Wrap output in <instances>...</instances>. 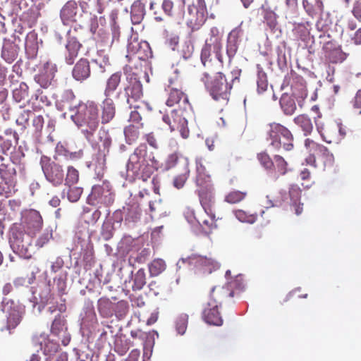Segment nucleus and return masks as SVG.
<instances>
[{"instance_id":"nucleus-14","label":"nucleus","mask_w":361,"mask_h":361,"mask_svg":"<svg viewBox=\"0 0 361 361\" xmlns=\"http://www.w3.org/2000/svg\"><path fill=\"white\" fill-rule=\"evenodd\" d=\"M40 165L46 180L53 186H59L63 183L64 171L61 165L51 161L47 156L41 157Z\"/></svg>"},{"instance_id":"nucleus-53","label":"nucleus","mask_w":361,"mask_h":361,"mask_svg":"<svg viewBox=\"0 0 361 361\" xmlns=\"http://www.w3.org/2000/svg\"><path fill=\"white\" fill-rule=\"evenodd\" d=\"M188 323V315L185 313L178 314L175 319L174 324L176 331L178 334L183 336L185 334Z\"/></svg>"},{"instance_id":"nucleus-30","label":"nucleus","mask_w":361,"mask_h":361,"mask_svg":"<svg viewBox=\"0 0 361 361\" xmlns=\"http://www.w3.org/2000/svg\"><path fill=\"white\" fill-rule=\"evenodd\" d=\"M196 163V184L201 188H208L211 185V178L206 171L205 167L202 164V159L197 158Z\"/></svg>"},{"instance_id":"nucleus-45","label":"nucleus","mask_w":361,"mask_h":361,"mask_svg":"<svg viewBox=\"0 0 361 361\" xmlns=\"http://www.w3.org/2000/svg\"><path fill=\"white\" fill-rule=\"evenodd\" d=\"M257 92L259 94L264 93L268 88V80L267 73L263 70L262 67L257 65Z\"/></svg>"},{"instance_id":"nucleus-42","label":"nucleus","mask_w":361,"mask_h":361,"mask_svg":"<svg viewBox=\"0 0 361 361\" xmlns=\"http://www.w3.org/2000/svg\"><path fill=\"white\" fill-rule=\"evenodd\" d=\"M280 106L286 115L290 116L296 110L295 99L287 93H283L280 99Z\"/></svg>"},{"instance_id":"nucleus-18","label":"nucleus","mask_w":361,"mask_h":361,"mask_svg":"<svg viewBox=\"0 0 361 361\" xmlns=\"http://www.w3.org/2000/svg\"><path fill=\"white\" fill-rule=\"evenodd\" d=\"M57 72L56 65L47 61L39 69L34 77L35 81L42 88L47 89L55 84L54 77Z\"/></svg>"},{"instance_id":"nucleus-37","label":"nucleus","mask_w":361,"mask_h":361,"mask_svg":"<svg viewBox=\"0 0 361 361\" xmlns=\"http://www.w3.org/2000/svg\"><path fill=\"white\" fill-rule=\"evenodd\" d=\"M106 23V19L104 16L98 18L96 15L93 14L90 19V30L94 35H97L104 40L106 37V34L103 28H99V24L103 25Z\"/></svg>"},{"instance_id":"nucleus-20","label":"nucleus","mask_w":361,"mask_h":361,"mask_svg":"<svg viewBox=\"0 0 361 361\" xmlns=\"http://www.w3.org/2000/svg\"><path fill=\"white\" fill-rule=\"evenodd\" d=\"M220 306L221 303L210 295L202 312V317L206 323L214 326L222 325L223 319L219 311Z\"/></svg>"},{"instance_id":"nucleus-40","label":"nucleus","mask_w":361,"mask_h":361,"mask_svg":"<svg viewBox=\"0 0 361 361\" xmlns=\"http://www.w3.org/2000/svg\"><path fill=\"white\" fill-rule=\"evenodd\" d=\"M121 72H116L107 79L104 91L105 97H111L114 94L121 82Z\"/></svg>"},{"instance_id":"nucleus-56","label":"nucleus","mask_w":361,"mask_h":361,"mask_svg":"<svg viewBox=\"0 0 361 361\" xmlns=\"http://www.w3.org/2000/svg\"><path fill=\"white\" fill-rule=\"evenodd\" d=\"M52 228L50 226L47 227L36 240L35 247H37L38 249L44 247L52 238Z\"/></svg>"},{"instance_id":"nucleus-10","label":"nucleus","mask_w":361,"mask_h":361,"mask_svg":"<svg viewBox=\"0 0 361 361\" xmlns=\"http://www.w3.org/2000/svg\"><path fill=\"white\" fill-rule=\"evenodd\" d=\"M212 97L216 101L226 102L229 99L232 84L222 73H216L210 82H204Z\"/></svg>"},{"instance_id":"nucleus-32","label":"nucleus","mask_w":361,"mask_h":361,"mask_svg":"<svg viewBox=\"0 0 361 361\" xmlns=\"http://www.w3.org/2000/svg\"><path fill=\"white\" fill-rule=\"evenodd\" d=\"M56 156L55 159H57V157H63L66 160L68 161H77L81 159L83 156V151L82 149L71 152L64 145L61 143H58L56 149H55Z\"/></svg>"},{"instance_id":"nucleus-51","label":"nucleus","mask_w":361,"mask_h":361,"mask_svg":"<svg viewBox=\"0 0 361 361\" xmlns=\"http://www.w3.org/2000/svg\"><path fill=\"white\" fill-rule=\"evenodd\" d=\"M295 124L301 128L304 135L307 136L312 131L313 125L310 118L306 115H300L295 118Z\"/></svg>"},{"instance_id":"nucleus-62","label":"nucleus","mask_w":361,"mask_h":361,"mask_svg":"<svg viewBox=\"0 0 361 361\" xmlns=\"http://www.w3.org/2000/svg\"><path fill=\"white\" fill-rule=\"evenodd\" d=\"M35 113L32 111L25 110L20 113L16 119V123L22 126L23 128H25L26 126H29V121L32 118Z\"/></svg>"},{"instance_id":"nucleus-44","label":"nucleus","mask_w":361,"mask_h":361,"mask_svg":"<svg viewBox=\"0 0 361 361\" xmlns=\"http://www.w3.org/2000/svg\"><path fill=\"white\" fill-rule=\"evenodd\" d=\"M25 49L26 52L32 56H35L37 54L39 49V43L37 41V35L35 32H30L27 35L25 42Z\"/></svg>"},{"instance_id":"nucleus-55","label":"nucleus","mask_w":361,"mask_h":361,"mask_svg":"<svg viewBox=\"0 0 361 361\" xmlns=\"http://www.w3.org/2000/svg\"><path fill=\"white\" fill-rule=\"evenodd\" d=\"M66 330H67V326H66L65 320L63 317L59 315V317H56L52 322L51 332L52 334L60 337L61 333L64 332Z\"/></svg>"},{"instance_id":"nucleus-50","label":"nucleus","mask_w":361,"mask_h":361,"mask_svg":"<svg viewBox=\"0 0 361 361\" xmlns=\"http://www.w3.org/2000/svg\"><path fill=\"white\" fill-rule=\"evenodd\" d=\"M32 121V125L30 126V130L33 133L36 141H39V139L41 136V132L43 128V126L45 123L44 118L41 115L35 114Z\"/></svg>"},{"instance_id":"nucleus-59","label":"nucleus","mask_w":361,"mask_h":361,"mask_svg":"<svg viewBox=\"0 0 361 361\" xmlns=\"http://www.w3.org/2000/svg\"><path fill=\"white\" fill-rule=\"evenodd\" d=\"M139 126L130 125L125 128L124 135L128 144H132L139 135Z\"/></svg>"},{"instance_id":"nucleus-25","label":"nucleus","mask_w":361,"mask_h":361,"mask_svg":"<svg viewBox=\"0 0 361 361\" xmlns=\"http://www.w3.org/2000/svg\"><path fill=\"white\" fill-rule=\"evenodd\" d=\"M75 96L71 90H66L61 96V99L56 102V106L60 111L68 110L71 114L76 109L78 104Z\"/></svg>"},{"instance_id":"nucleus-57","label":"nucleus","mask_w":361,"mask_h":361,"mask_svg":"<svg viewBox=\"0 0 361 361\" xmlns=\"http://www.w3.org/2000/svg\"><path fill=\"white\" fill-rule=\"evenodd\" d=\"M166 269L165 262L161 259L153 260L149 265V271L152 276H158Z\"/></svg>"},{"instance_id":"nucleus-29","label":"nucleus","mask_w":361,"mask_h":361,"mask_svg":"<svg viewBox=\"0 0 361 361\" xmlns=\"http://www.w3.org/2000/svg\"><path fill=\"white\" fill-rule=\"evenodd\" d=\"M92 68L97 73H104L111 68L109 58L104 51H97V56L91 61Z\"/></svg>"},{"instance_id":"nucleus-27","label":"nucleus","mask_w":361,"mask_h":361,"mask_svg":"<svg viewBox=\"0 0 361 361\" xmlns=\"http://www.w3.org/2000/svg\"><path fill=\"white\" fill-rule=\"evenodd\" d=\"M72 75L78 81H83L90 76V65L87 59H81L75 65Z\"/></svg>"},{"instance_id":"nucleus-52","label":"nucleus","mask_w":361,"mask_h":361,"mask_svg":"<svg viewBox=\"0 0 361 361\" xmlns=\"http://www.w3.org/2000/svg\"><path fill=\"white\" fill-rule=\"evenodd\" d=\"M129 310L128 302L126 300H120L114 302L113 315H115L118 320L126 317Z\"/></svg>"},{"instance_id":"nucleus-36","label":"nucleus","mask_w":361,"mask_h":361,"mask_svg":"<svg viewBox=\"0 0 361 361\" xmlns=\"http://www.w3.org/2000/svg\"><path fill=\"white\" fill-rule=\"evenodd\" d=\"M123 209L126 223H135L140 219L141 211L137 203L127 204Z\"/></svg>"},{"instance_id":"nucleus-4","label":"nucleus","mask_w":361,"mask_h":361,"mask_svg":"<svg viewBox=\"0 0 361 361\" xmlns=\"http://www.w3.org/2000/svg\"><path fill=\"white\" fill-rule=\"evenodd\" d=\"M80 332L89 343L94 341L99 332V324L94 311L93 302L86 299L79 317Z\"/></svg>"},{"instance_id":"nucleus-24","label":"nucleus","mask_w":361,"mask_h":361,"mask_svg":"<svg viewBox=\"0 0 361 361\" xmlns=\"http://www.w3.org/2000/svg\"><path fill=\"white\" fill-rule=\"evenodd\" d=\"M37 343L44 355L48 356L45 361H51V356L57 353L59 345L56 341L51 340L46 334H42L37 338Z\"/></svg>"},{"instance_id":"nucleus-28","label":"nucleus","mask_w":361,"mask_h":361,"mask_svg":"<svg viewBox=\"0 0 361 361\" xmlns=\"http://www.w3.org/2000/svg\"><path fill=\"white\" fill-rule=\"evenodd\" d=\"M19 47L10 39L4 40L1 57L8 63H13L18 57Z\"/></svg>"},{"instance_id":"nucleus-61","label":"nucleus","mask_w":361,"mask_h":361,"mask_svg":"<svg viewBox=\"0 0 361 361\" xmlns=\"http://www.w3.org/2000/svg\"><path fill=\"white\" fill-rule=\"evenodd\" d=\"M79 179V173L77 169L73 166H69L67 168V173L65 180V185L67 186H71L75 184Z\"/></svg>"},{"instance_id":"nucleus-58","label":"nucleus","mask_w":361,"mask_h":361,"mask_svg":"<svg viewBox=\"0 0 361 361\" xmlns=\"http://www.w3.org/2000/svg\"><path fill=\"white\" fill-rule=\"evenodd\" d=\"M54 285L59 295L62 297L68 293V286L66 283V274H61L54 278Z\"/></svg>"},{"instance_id":"nucleus-26","label":"nucleus","mask_w":361,"mask_h":361,"mask_svg":"<svg viewBox=\"0 0 361 361\" xmlns=\"http://www.w3.org/2000/svg\"><path fill=\"white\" fill-rule=\"evenodd\" d=\"M242 34L243 31L240 26L232 30L228 34L226 54L230 60L235 55L238 51Z\"/></svg>"},{"instance_id":"nucleus-17","label":"nucleus","mask_w":361,"mask_h":361,"mask_svg":"<svg viewBox=\"0 0 361 361\" xmlns=\"http://www.w3.org/2000/svg\"><path fill=\"white\" fill-rule=\"evenodd\" d=\"M188 17L187 25L192 30H197L204 23L207 16V11L204 0H197L196 4L188 8Z\"/></svg>"},{"instance_id":"nucleus-60","label":"nucleus","mask_w":361,"mask_h":361,"mask_svg":"<svg viewBox=\"0 0 361 361\" xmlns=\"http://www.w3.org/2000/svg\"><path fill=\"white\" fill-rule=\"evenodd\" d=\"M183 215L193 229H195L196 226H202L200 219L196 216L193 209L186 207L183 212Z\"/></svg>"},{"instance_id":"nucleus-43","label":"nucleus","mask_w":361,"mask_h":361,"mask_svg":"<svg viewBox=\"0 0 361 361\" xmlns=\"http://www.w3.org/2000/svg\"><path fill=\"white\" fill-rule=\"evenodd\" d=\"M145 13V6L140 0L135 1L130 11L131 20L133 24H139L144 18Z\"/></svg>"},{"instance_id":"nucleus-19","label":"nucleus","mask_w":361,"mask_h":361,"mask_svg":"<svg viewBox=\"0 0 361 361\" xmlns=\"http://www.w3.org/2000/svg\"><path fill=\"white\" fill-rule=\"evenodd\" d=\"M127 51L128 55H132L139 60L145 61L152 56L149 44L146 41L139 42L137 35L131 36L128 39Z\"/></svg>"},{"instance_id":"nucleus-35","label":"nucleus","mask_w":361,"mask_h":361,"mask_svg":"<svg viewBox=\"0 0 361 361\" xmlns=\"http://www.w3.org/2000/svg\"><path fill=\"white\" fill-rule=\"evenodd\" d=\"M73 240L75 250H78L80 252H89L92 250V245L88 232L76 233Z\"/></svg>"},{"instance_id":"nucleus-13","label":"nucleus","mask_w":361,"mask_h":361,"mask_svg":"<svg viewBox=\"0 0 361 361\" xmlns=\"http://www.w3.org/2000/svg\"><path fill=\"white\" fill-rule=\"evenodd\" d=\"M18 133L12 129H6L4 135H0V154H4L12 159V157L17 154L18 152L22 154V157H25V147L20 145L16 147L18 144ZM0 159L4 158L0 155Z\"/></svg>"},{"instance_id":"nucleus-41","label":"nucleus","mask_w":361,"mask_h":361,"mask_svg":"<svg viewBox=\"0 0 361 361\" xmlns=\"http://www.w3.org/2000/svg\"><path fill=\"white\" fill-rule=\"evenodd\" d=\"M97 310L102 317H111L113 316L114 302L109 298H101L97 301Z\"/></svg>"},{"instance_id":"nucleus-64","label":"nucleus","mask_w":361,"mask_h":361,"mask_svg":"<svg viewBox=\"0 0 361 361\" xmlns=\"http://www.w3.org/2000/svg\"><path fill=\"white\" fill-rule=\"evenodd\" d=\"M181 157H183L177 153L169 154L165 161L164 169L166 171L170 170L176 165L178 161L181 162L183 164V161L181 160Z\"/></svg>"},{"instance_id":"nucleus-3","label":"nucleus","mask_w":361,"mask_h":361,"mask_svg":"<svg viewBox=\"0 0 361 361\" xmlns=\"http://www.w3.org/2000/svg\"><path fill=\"white\" fill-rule=\"evenodd\" d=\"M70 118L89 142H94V134L99 125V109L94 102L79 103Z\"/></svg>"},{"instance_id":"nucleus-1","label":"nucleus","mask_w":361,"mask_h":361,"mask_svg":"<svg viewBox=\"0 0 361 361\" xmlns=\"http://www.w3.org/2000/svg\"><path fill=\"white\" fill-rule=\"evenodd\" d=\"M157 167L153 152H149L145 144L140 145L130 154L126 164V171L121 172V176L129 181L141 180L147 181Z\"/></svg>"},{"instance_id":"nucleus-54","label":"nucleus","mask_w":361,"mask_h":361,"mask_svg":"<svg viewBox=\"0 0 361 361\" xmlns=\"http://www.w3.org/2000/svg\"><path fill=\"white\" fill-rule=\"evenodd\" d=\"M207 216L210 217V219H201V224L202 226H196L194 231L197 233H203L204 234H208L210 231V229L212 227V225L214 224V214L212 213V212H209V214H206Z\"/></svg>"},{"instance_id":"nucleus-15","label":"nucleus","mask_w":361,"mask_h":361,"mask_svg":"<svg viewBox=\"0 0 361 361\" xmlns=\"http://www.w3.org/2000/svg\"><path fill=\"white\" fill-rule=\"evenodd\" d=\"M193 266L195 269L202 273L211 274L213 270L219 268V264L212 259L201 255H193L187 258H181L176 263V269L178 270L183 264Z\"/></svg>"},{"instance_id":"nucleus-22","label":"nucleus","mask_w":361,"mask_h":361,"mask_svg":"<svg viewBox=\"0 0 361 361\" xmlns=\"http://www.w3.org/2000/svg\"><path fill=\"white\" fill-rule=\"evenodd\" d=\"M82 16L79 13L78 4L74 0L68 1L59 11V18L63 25L68 26L78 21Z\"/></svg>"},{"instance_id":"nucleus-21","label":"nucleus","mask_w":361,"mask_h":361,"mask_svg":"<svg viewBox=\"0 0 361 361\" xmlns=\"http://www.w3.org/2000/svg\"><path fill=\"white\" fill-rule=\"evenodd\" d=\"M23 218V231L35 237L43 226L41 214L38 211L31 209L25 213Z\"/></svg>"},{"instance_id":"nucleus-38","label":"nucleus","mask_w":361,"mask_h":361,"mask_svg":"<svg viewBox=\"0 0 361 361\" xmlns=\"http://www.w3.org/2000/svg\"><path fill=\"white\" fill-rule=\"evenodd\" d=\"M199 198L200 204L205 212V214H209V212L212 211V203L213 200V195L212 192V185L206 188H201L199 190Z\"/></svg>"},{"instance_id":"nucleus-46","label":"nucleus","mask_w":361,"mask_h":361,"mask_svg":"<svg viewBox=\"0 0 361 361\" xmlns=\"http://www.w3.org/2000/svg\"><path fill=\"white\" fill-rule=\"evenodd\" d=\"M181 160L183 161L184 173L176 176L173 180V185L177 189H180L184 186L190 174L188 159L187 157H181Z\"/></svg>"},{"instance_id":"nucleus-7","label":"nucleus","mask_w":361,"mask_h":361,"mask_svg":"<svg viewBox=\"0 0 361 361\" xmlns=\"http://www.w3.org/2000/svg\"><path fill=\"white\" fill-rule=\"evenodd\" d=\"M98 140L101 142L99 150L92 157V161L87 163L88 168H93L97 178L100 179L104 174L106 166V157L109 152L111 145V137L108 130L101 128L98 133Z\"/></svg>"},{"instance_id":"nucleus-2","label":"nucleus","mask_w":361,"mask_h":361,"mask_svg":"<svg viewBox=\"0 0 361 361\" xmlns=\"http://www.w3.org/2000/svg\"><path fill=\"white\" fill-rule=\"evenodd\" d=\"M178 104V107L173 109L171 116L164 115L163 121L169 125L171 131L178 130L183 138L189 136L188 128V117L192 114V107L188 102V97L177 89H172L166 101V104L172 106Z\"/></svg>"},{"instance_id":"nucleus-12","label":"nucleus","mask_w":361,"mask_h":361,"mask_svg":"<svg viewBox=\"0 0 361 361\" xmlns=\"http://www.w3.org/2000/svg\"><path fill=\"white\" fill-rule=\"evenodd\" d=\"M284 140L283 146L285 150L289 151L293 147L292 143L293 135L290 131L279 123H272L270 125V130L269 132V140H271L269 147L274 149H279L282 145L281 138Z\"/></svg>"},{"instance_id":"nucleus-5","label":"nucleus","mask_w":361,"mask_h":361,"mask_svg":"<svg viewBox=\"0 0 361 361\" xmlns=\"http://www.w3.org/2000/svg\"><path fill=\"white\" fill-rule=\"evenodd\" d=\"M1 310L5 314L6 321L0 327V333L2 337H8L21 322L25 314V307L13 300L4 298L1 304Z\"/></svg>"},{"instance_id":"nucleus-34","label":"nucleus","mask_w":361,"mask_h":361,"mask_svg":"<svg viewBox=\"0 0 361 361\" xmlns=\"http://www.w3.org/2000/svg\"><path fill=\"white\" fill-rule=\"evenodd\" d=\"M13 98L16 102L28 103L30 101L29 87L27 85L21 82L18 85L13 89Z\"/></svg>"},{"instance_id":"nucleus-39","label":"nucleus","mask_w":361,"mask_h":361,"mask_svg":"<svg viewBox=\"0 0 361 361\" xmlns=\"http://www.w3.org/2000/svg\"><path fill=\"white\" fill-rule=\"evenodd\" d=\"M101 209V206L84 207L82 209V216L85 221L88 224H95L102 215Z\"/></svg>"},{"instance_id":"nucleus-33","label":"nucleus","mask_w":361,"mask_h":361,"mask_svg":"<svg viewBox=\"0 0 361 361\" xmlns=\"http://www.w3.org/2000/svg\"><path fill=\"white\" fill-rule=\"evenodd\" d=\"M80 47L81 44L75 37H69L68 39L67 43L66 44V48L68 51V54L65 56L66 63L71 65L74 63Z\"/></svg>"},{"instance_id":"nucleus-63","label":"nucleus","mask_w":361,"mask_h":361,"mask_svg":"<svg viewBox=\"0 0 361 361\" xmlns=\"http://www.w3.org/2000/svg\"><path fill=\"white\" fill-rule=\"evenodd\" d=\"M35 280V274L34 272H32L30 275L27 277H18L13 281V285L18 288L20 286L28 287L29 285L33 283Z\"/></svg>"},{"instance_id":"nucleus-48","label":"nucleus","mask_w":361,"mask_h":361,"mask_svg":"<svg viewBox=\"0 0 361 361\" xmlns=\"http://www.w3.org/2000/svg\"><path fill=\"white\" fill-rule=\"evenodd\" d=\"M133 280L132 289L134 291L140 290L146 284V275L143 269H140L134 275L133 271L130 270Z\"/></svg>"},{"instance_id":"nucleus-16","label":"nucleus","mask_w":361,"mask_h":361,"mask_svg":"<svg viewBox=\"0 0 361 361\" xmlns=\"http://www.w3.org/2000/svg\"><path fill=\"white\" fill-rule=\"evenodd\" d=\"M126 85L124 87V97L129 108L138 109L133 103L137 102L142 96V85L135 73L126 75Z\"/></svg>"},{"instance_id":"nucleus-6","label":"nucleus","mask_w":361,"mask_h":361,"mask_svg":"<svg viewBox=\"0 0 361 361\" xmlns=\"http://www.w3.org/2000/svg\"><path fill=\"white\" fill-rule=\"evenodd\" d=\"M32 238L20 226H13L9 238L10 247L20 257L29 259L35 252V247L32 245Z\"/></svg>"},{"instance_id":"nucleus-9","label":"nucleus","mask_w":361,"mask_h":361,"mask_svg":"<svg viewBox=\"0 0 361 361\" xmlns=\"http://www.w3.org/2000/svg\"><path fill=\"white\" fill-rule=\"evenodd\" d=\"M24 157L22 154H17L9 159V162L0 165V178L5 183L16 185L17 182L18 173H23L25 169Z\"/></svg>"},{"instance_id":"nucleus-47","label":"nucleus","mask_w":361,"mask_h":361,"mask_svg":"<svg viewBox=\"0 0 361 361\" xmlns=\"http://www.w3.org/2000/svg\"><path fill=\"white\" fill-rule=\"evenodd\" d=\"M262 10L264 19L267 25L271 30L275 29L277 25V15L267 3L262 6Z\"/></svg>"},{"instance_id":"nucleus-23","label":"nucleus","mask_w":361,"mask_h":361,"mask_svg":"<svg viewBox=\"0 0 361 361\" xmlns=\"http://www.w3.org/2000/svg\"><path fill=\"white\" fill-rule=\"evenodd\" d=\"M323 49L326 58L332 63H342L348 56V54L343 51L341 45L336 41L326 42L323 46Z\"/></svg>"},{"instance_id":"nucleus-11","label":"nucleus","mask_w":361,"mask_h":361,"mask_svg":"<svg viewBox=\"0 0 361 361\" xmlns=\"http://www.w3.org/2000/svg\"><path fill=\"white\" fill-rule=\"evenodd\" d=\"M32 296L28 299L32 305V312L35 315H39L42 313L44 307L52 302L54 300L53 295L51 293L49 285L42 283L36 288H30Z\"/></svg>"},{"instance_id":"nucleus-31","label":"nucleus","mask_w":361,"mask_h":361,"mask_svg":"<svg viewBox=\"0 0 361 361\" xmlns=\"http://www.w3.org/2000/svg\"><path fill=\"white\" fill-rule=\"evenodd\" d=\"M102 108V123H108L115 116L116 107L113 99L111 97H105L101 104Z\"/></svg>"},{"instance_id":"nucleus-49","label":"nucleus","mask_w":361,"mask_h":361,"mask_svg":"<svg viewBox=\"0 0 361 361\" xmlns=\"http://www.w3.org/2000/svg\"><path fill=\"white\" fill-rule=\"evenodd\" d=\"M117 229V226L111 219L105 220L101 228L100 238L105 241L110 240Z\"/></svg>"},{"instance_id":"nucleus-8","label":"nucleus","mask_w":361,"mask_h":361,"mask_svg":"<svg viewBox=\"0 0 361 361\" xmlns=\"http://www.w3.org/2000/svg\"><path fill=\"white\" fill-rule=\"evenodd\" d=\"M114 194L109 182L104 181L102 184L94 185L87 197L90 206L106 208L113 204Z\"/></svg>"}]
</instances>
